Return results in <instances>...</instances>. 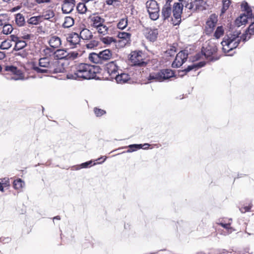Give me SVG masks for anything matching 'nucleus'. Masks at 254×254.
Masks as SVG:
<instances>
[{"label":"nucleus","instance_id":"1","mask_svg":"<svg viewBox=\"0 0 254 254\" xmlns=\"http://www.w3.org/2000/svg\"><path fill=\"white\" fill-rule=\"evenodd\" d=\"M240 32H235L224 38L221 43L224 52L228 53L236 48L242 39L244 41H246L250 39L251 35H254V21L249 26L248 32H246L242 37L240 36Z\"/></svg>","mask_w":254,"mask_h":254},{"label":"nucleus","instance_id":"2","mask_svg":"<svg viewBox=\"0 0 254 254\" xmlns=\"http://www.w3.org/2000/svg\"><path fill=\"white\" fill-rule=\"evenodd\" d=\"M96 75L94 67L88 64L80 63L73 67V71L69 72L66 77L69 79L82 80L94 78Z\"/></svg>","mask_w":254,"mask_h":254},{"label":"nucleus","instance_id":"3","mask_svg":"<svg viewBox=\"0 0 254 254\" xmlns=\"http://www.w3.org/2000/svg\"><path fill=\"white\" fill-rule=\"evenodd\" d=\"M174 75V72L169 69H162L158 72L151 73L147 79L150 82H163L168 79Z\"/></svg>","mask_w":254,"mask_h":254},{"label":"nucleus","instance_id":"4","mask_svg":"<svg viewBox=\"0 0 254 254\" xmlns=\"http://www.w3.org/2000/svg\"><path fill=\"white\" fill-rule=\"evenodd\" d=\"M217 51V48L214 43L209 42L207 46L204 48L203 47V50L201 53H198L195 56V60H199L202 58V57L204 56L205 58L209 61H215L218 58H215L214 55Z\"/></svg>","mask_w":254,"mask_h":254},{"label":"nucleus","instance_id":"5","mask_svg":"<svg viewBox=\"0 0 254 254\" xmlns=\"http://www.w3.org/2000/svg\"><path fill=\"white\" fill-rule=\"evenodd\" d=\"M112 54L110 50L106 49L97 54L92 53L89 54L88 59L91 62L97 64H102L110 60Z\"/></svg>","mask_w":254,"mask_h":254},{"label":"nucleus","instance_id":"6","mask_svg":"<svg viewBox=\"0 0 254 254\" xmlns=\"http://www.w3.org/2000/svg\"><path fill=\"white\" fill-rule=\"evenodd\" d=\"M146 6L151 19L153 20H157L159 16V8L157 1L155 0L147 1Z\"/></svg>","mask_w":254,"mask_h":254},{"label":"nucleus","instance_id":"7","mask_svg":"<svg viewBox=\"0 0 254 254\" xmlns=\"http://www.w3.org/2000/svg\"><path fill=\"white\" fill-rule=\"evenodd\" d=\"M173 6L172 12L173 16L176 22L174 23V24L176 25L181 22V14L182 13L183 7L180 2H174L172 7Z\"/></svg>","mask_w":254,"mask_h":254},{"label":"nucleus","instance_id":"8","mask_svg":"<svg viewBox=\"0 0 254 254\" xmlns=\"http://www.w3.org/2000/svg\"><path fill=\"white\" fill-rule=\"evenodd\" d=\"M188 53L185 51H181L179 52L176 57L172 66L174 68H178L181 66L185 62L188 58Z\"/></svg>","mask_w":254,"mask_h":254},{"label":"nucleus","instance_id":"9","mask_svg":"<svg viewBox=\"0 0 254 254\" xmlns=\"http://www.w3.org/2000/svg\"><path fill=\"white\" fill-rule=\"evenodd\" d=\"M130 61L134 65L141 66L145 65V63L143 61L142 53L140 51L132 52L130 54Z\"/></svg>","mask_w":254,"mask_h":254},{"label":"nucleus","instance_id":"10","mask_svg":"<svg viewBox=\"0 0 254 254\" xmlns=\"http://www.w3.org/2000/svg\"><path fill=\"white\" fill-rule=\"evenodd\" d=\"M5 70L10 72L14 75L10 79L14 80H23L24 75L22 72L16 67L13 65H7L5 67Z\"/></svg>","mask_w":254,"mask_h":254},{"label":"nucleus","instance_id":"11","mask_svg":"<svg viewBox=\"0 0 254 254\" xmlns=\"http://www.w3.org/2000/svg\"><path fill=\"white\" fill-rule=\"evenodd\" d=\"M67 41L71 48H74L79 45L80 38L79 35L75 32L71 33L66 38Z\"/></svg>","mask_w":254,"mask_h":254},{"label":"nucleus","instance_id":"12","mask_svg":"<svg viewBox=\"0 0 254 254\" xmlns=\"http://www.w3.org/2000/svg\"><path fill=\"white\" fill-rule=\"evenodd\" d=\"M49 73H57L63 72L64 71V67L63 64H61L57 60L51 61L49 69H48Z\"/></svg>","mask_w":254,"mask_h":254},{"label":"nucleus","instance_id":"13","mask_svg":"<svg viewBox=\"0 0 254 254\" xmlns=\"http://www.w3.org/2000/svg\"><path fill=\"white\" fill-rule=\"evenodd\" d=\"M75 0H63L62 10L64 14L70 13L75 6Z\"/></svg>","mask_w":254,"mask_h":254},{"label":"nucleus","instance_id":"14","mask_svg":"<svg viewBox=\"0 0 254 254\" xmlns=\"http://www.w3.org/2000/svg\"><path fill=\"white\" fill-rule=\"evenodd\" d=\"M107 71L111 79H114L116 75L118 74L119 67L116 62H112L107 64Z\"/></svg>","mask_w":254,"mask_h":254},{"label":"nucleus","instance_id":"15","mask_svg":"<svg viewBox=\"0 0 254 254\" xmlns=\"http://www.w3.org/2000/svg\"><path fill=\"white\" fill-rule=\"evenodd\" d=\"M173 0H167L162 9V16L164 20L169 18L172 12V4Z\"/></svg>","mask_w":254,"mask_h":254},{"label":"nucleus","instance_id":"16","mask_svg":"<svg viewBox=\"0 0 254 254\" xmlns=\"http://www.w3.org/2000/svg\"><path fill=\"white\" fill-rule=\"evenodd\" d=\"M145 37L150 41H154L156 40L158 35L157 29L146 28L144 32Z\"/></svg>","mask_w":254,"mask_h":254},{"label":"nucleus","instance_id":"17","mask_svg":"<svg viewBox=\"0 0 254 254\" xmlns=\"http://www.w3.org/2000/svg\"><path fill=\"white\" fill-rule=\"evenodd\" d=\"M89 19L91 22L92 26L95 28L105 22V19L103 18L96 14L90 15Z\"/></svg>","mask_w":254,"mask_h":254},{"label":"nucleus","instance_id":"18","mask_svg":"<svg viewBox=\"0 0 254 254\" xmlns=\"http://www.w3.org/2000/svg\"><path fill=\"white\" fill-rule=\"evenodd\" d=\"M130 34L127 32H120L118 34V37L120 39V43H122V46H125L130 41Z\"/></svg>","mask_w":254,"mask_h":254},{"label":"nucleus","instance_id":"19","mask_svg":"<svg viewBox=\"0 0 254 254\" xmlns=\"http://www.w3.org/2000/svg\"><path fill=\"white\" fill-rule=\"evenodd\" d=\"M206 4V2L205 0H195L193 2V11H202L205 9Z\"/></svg>","mask_w":254,"mask_h":254},{"label":"nucleus","instance_id":"20","mask_svg":"<svg viewBox=\"0 0 254 254\" xmlns=\"http://www.w3.org/2000/svg\"><path fill=\"white\" fill-rule=\"evenodd\" d=\"M114 79H116L118 83L123 84L127 82L130 79V77L127 74L124 73L120 74L118 72Z\"/></svg>","mask_w":254,"mask_h":254},{"label":"nucleus","instance_id":"21","mask_svg":"<svg viewBox=\"0 0 254 254\" xmlns=\"http://www.w3.org/2000/svg\"><path fill=\"white\" fill-rule=\"evenodd\" d=\"M50 46L53 48H58L61 45L62 41L61 39L56 36L51 37L49 40Z\"/></svg>","mask_w":254,"mask_h":254},{"label":"nucleus","instance_id":"22","mask_svg":"<svg viewBox=\"0 0 254 254\" xmlns=\"http://www.w3.org/2000/svg\"><path fill=\"white\" fill-rule=\"evenodd\" d=\"M217 22V16L214 14H211L206 21V28L212 30L215 26Z\"/></svg>","mask_w":254,"mask_h":254},{"label":"nucleus","instance_id":"23","mask_svg":"<svg viewBox=\"0 0 254 254\" xmlns=\"http://www.w3.org/2000/svg\"><path fill=\"white\" fill-rule=\"evenodd\" d=\"M241 8L243 11H245V15L248 17L252 19L253 12L251 8L249 6L248 3L246 2H243L241 4Z\"/></svg>","mask_w":254,"mask_h":254},{"label":"nucleus","instance_id":"24","mask_svg":"<svg viewBox=\"0 0 254 254\" xmlns=\"http://www.w3.org/2000/svg\"><path fill=\"white\" fill-rule=\"evenodd\" d=\"M249 19L250 18L245 15V13H243L236 19L235 21V25L238 27L245 25L247 23Z\"/></svg>","mask_w":254,"mask_h":254},{"label":"nucleus","instance_id":"25","mask_svg":"<svg viewBox=\"0 0 254 254\" xmlns=\"http://www.w3.org/2000/svg\"><path fill=\"white\" fill-rule=\"evenodd\" d=\"M79 35L80 38L86 40L91 39L93 37L91 32L86 28L82 29Z\"/></svg>","mask_w":254,"mask_h":254},{"label":"nucleus","instance_id":"26","mask_svg":"<svg viewBox=\"0 0 254 254\" xmlns=\"http://www.w3.org/2000/svg\"><path fill=\"white\" fill-rule=\"evenodd\" d=\"M205 64V62H200L197 64H193L191 65H189L186 69H184V71L188 72L191 70H196L198 68L203 66Z\"/></svg>","mask_w":254,"mask_h":254},{"label":"nucleus","instance_id":"27","mask_svg":"<svg viewBox=\"0 0 254 254\" xmlns=\"http://www.w3.org/2000/svg\"><path fill=\"white\" fill-rule=\"evenodd\" d=\"M51 61L47 58H41L39 61V66L46 69H49Z\"/></svg>","mask_w":254,"mask_h":254},{"label":"nucleus","instance_id":"28","mask_svg":"<svg viewBox=\"0 0 254 254\" xmlns=\"http://www.w3.org/2000/svg\"><path fill=\"white\" fill-rule=\"evenodd\" d=\"M180 3L182 5V7L184 6L188 8L190 10L193 11V2L192 0H179Z\"/></svg>","mask_w":254,"mask_h":254},{"label":"nucleus","instance_id":"29","mask_svg":"<svg viewBox=\"0 0 254 254\" xmlns=\"http://www.w3.org/2000/svg\"><path fill=\"white\" fill-rule=\"evenodd\" d=\"M15 21L18 26H22L25 24V19L21 13H17L15 15Z\"/></svg>","mask_w":254,"mask_h":254},{"label":"nucleus","instance_id":"30","mask_svg":"<svg viewBox=\"0 0 254 254\" xmlns=\"http://www.w3.org/2000/svg\"><path fill=\"white\" fill-rule=\"evenodd\" d=\"M74 19L70 16H66L64 18V22L63 24V26L64 28H69L74 24Z\"/></svg>","mask_w":254,"mask_h":254},{"label":"nucleus","instance_id":"31","mask_svg":"<svg viewBox=\"0 0 254 254\" xmlns=\"http://www.w3.org/2000/svg\"><path fill=\"white\" fill-rule=\"evenodd\" d=\"M101 41L105 44L107 45H115L116 40L112 37H105L101 39Z\"/></svg>","mask_w":254,"mask_h":254},{"label":"nucleus","instance_id":"32","mask_svg":"<svg viewBox=\"0 0 254 254\" xmlns=\"http://www.w3.org/2000/svg\"><path fill=\"white\" fill-rule=\"evenodd\" d=\"M76 9L79 14H85L87 11V8L85 3L83 2H80L77 4L76 6Z\"/></svg>","mask_w":254,"mask_h":254},{"label":"nucleus","instance_id":"33","mask_svg":"<svg viewBox=\"0 0 254 254\" xmlns=\"http://www.w3.org/2000/svg\"><path fill=\"white\" fill-rule=\"evenodd\" d=\"M27 45L25 41L19 39L16 43H15V47L14 48V50L18 51L21 50L25 48Z\"/></svg>","mask_w":254,"mask_h":254},{"label":"nucleus","instance_id":"34","mask_svg":"<svg viewBox=\"0 0 254 254\" xmlns=\"http://www.w3.org/2000/svg\"><path fill=\"white\" fill-rule=\"evenodd\" d=\"M98 32L104 35L108 34V27L103 23L96 28Z\"/></svg>","mask_w":254,"mask_h":254},{"label":"nucleus","instance_id":"35","mask_svg":"<svg viewBox=\"0 0 254 254\" xmlns=\"http://www.w3.org/2000/svg\"><path fill=\"white\" fill-rule=\"evenodd\" d=\"M9 17L7 14H0V26H3L6 23H8Z\"/></svg>","mask_w":254,"mask_h":254},{"label":"nucleus","instance_id":"36","mask_svg":"<svg viewBox=\"0 0 254 254\" xmlns=\"http://www.w3.org/2000/svg\"><path fill=\"white\" fill-rule=\"evenodd\" d=\"M3 26L2 33L5 35H8L12 31L13 27L11 24L8 23L4 25Z\"/></svg>","mask_w":254,"mask_h":254},{"label":"nucleus","instance_id":"37","mask_svg":"<svg viewBox=\"0 0 254 254\" xmlns=\"http://www.w3.org/2000/svg\"><path fill=\"white\" fill-rule=\"evenodd\" d=\"M55 16V13L52 10H47L44 11L43 13L42 17L45 19L49 20L50 18H53Z\"/></svg>","mask_w":254,"mask_h":254},{"label":"nucleus","instance_id":"38","mask_svg":"<svg viewBox=\"0 0 254 254\" xmlns=\"http://www.w3.org/2000/svg\"><path fill=\"white\" fill-rule=\"evenodd\" d=\"M127 25V18H124L121 19L118 22L117 27L119 29H124Z\"/></svg>","mask_w":254,"mask_h":254},{"label":"nucleus","instance_id":"39","mask_svg":"<svg viewBox=\"0 0 254 254\" xmlns=\"http://www.w3.org/2000/svg\"><path fill=\"white\" fill-rule=\"evenodd\" d=\"M43 67H41L40 66H38L36 65H33V67H32V68L37 73H49V70L48 69H46L45 68H42Z\"/></svg>","mask_w":254,"mask_h":254},{"label":"nucleus","instance_id":"40","mask_svg":"<svg viewBox=\"0 0 254 254\" xmlns=\"http://www.w3.org/2000/svg\"><path fill=\"white\" fill-rule=\"evenodd\" d=\"M41 19L40 16H33L27 20V23L31 25H37L39 24Z\"/></svg>","mask_w":254,"mask_h":254},{"label":"nucleus","instance_id":"41","mask_svg":"<svg viewBox=\"0 0 254 254\" xmlns=\"http://www.w3.org/2000/svg\"><path fill=\"white\" fill-rule=\"evenodd\" d=\"M57 56L61 59L66 58L67 59V53L66 51L62 49L57 50L56 52Z\"/></svg>","mask_w":254,"mask_h":254},{"label":"nucleus","instance_id":"42","mask_svg":"<svg viewBox=\"0 0 254 254\" xmlns=\"http://www.w3.org/2000/svg\"><path fill=\"white\" fill-rule=\"evenodd\" d=\"M11 46L12 44H11L10 41L5 40L1 43L0 48L2 50H8L11 47Z\"/></svg>","mask_w":254,"mask_h":254},{"label":"nucleus","instance_id":"43","mask_svg":"<svg viewBox=\"0 0 254 254\" xmlns=\"http://www.w3.org/2000/svg\"><path fill=\"white\" fill-rule=\"evenodd\" d=\"M79 56V53L76 51H72L67 53V60H74Z\"/></svg>","mask_w":254,"mask_h":254},{"label":"nucleus","instance_id":"44","mask_svg":"<svg viewBox=\"0 0 254 254\" xmlns=\"http://www.w3.org/2000/svg\"><path fill=\"white\" fill-rule=\"evenodd\" d=\"M224 34V29L222 26H219L217 28L214 33V36L217 38H219Z\"/></svg>","mask_w":254,"mask_h":254},{"label":"nucleus","instance_id":"45","mask_svg":"<svg viewBox=\"0 0 254 254\" xmlns=\"http://www.w3.org/2000/svg\"><path fill=\"white\" fill-rule=\"evenodd\" d=\"M130 149L127 151V152H131L142 148V144H131L128 146Z\"/></svg>","mask_w":254,"mask_h":254},{"label":"nucleus","instance_id":"46","mask_svg":"<svg viewBox=\"0 0 254 254\" xmlns=\"http://www.w3.org/2000/svg\"><path fill=\"white\" fill-rule=\"evenodd\" d=\"M24 183L21 179L15 180L13 182V186L15 189H20L22 188Z\"/></svg>","mask_w":254,"mask_h":254},{"label":"nucleus","instance_id":"47","mask_svg":"<svg viewBox=\"0 0 254 254\" xmlns=\"http://www.w3.org/2000/svg\"><path fill=\"white\" fill-rule=\"evenodd\" d=\"M231 0H223V8L222 9V12L224 13L229 8Z\"/></svg>","mask_w":254,"mask_h":254},{"label":"nucleus","instance_id":"48","mask_svg":"<svg viewBox=\"0 0 254 254\" xmlns=\"http://www.w3.org/2000/svg\"><path fill=\"white\" fill-rule=\"evenodd\" d=\"M176 48L174 46H171L169 49H168L166 52V55L169 56H173L176 53Z\"/></svg>","mask_w":254,"mask_h":254},{"label":"nucleus","instance_id":"49","mask_svg":"<svg viewBox=\"0 0 254 254\" xmlns=\"http://www.w3.org/2000/svg\"><path fill=\"white\" fill-rule=\"evenodd\" d=\"M94 112L97 117H100L106 114L105 111L97 108H94Z\"/></svg>","mask_w":254,"mask_h":254},{"label":"nucleus","instance_id":"50","mask_svg":"<svg viewBox=\"0 0 254 254\" xmlns=\"http://www.w3.org/2000/svg\"><path fill=\"white\" fill-rule=\"evenodd\" d=\"M0 180V183L2 185V186L4 185V186L5 187L9 186V181L8 178H5L3 179H1Z\"/></svg>","mask_w":254,"mask_h":254},{"label":"nucleus","instance_id":"51","mask_svg":"<svg viewBox=\"0 0 254 254\" xmlns=\"http://www.w3.org/2000/svg\"><path fill=\"white\" fill-rule=\"evenodd\" d=\"M97 45V43L95 41H94L93 42H91L88 44H87L86 45V46L87 48H88V49H92V48H94L95 47H96Z\"/></svg>","mask_w":254,"mask_h":254},{"label":"nucleus","instance_id":"52","mask_svg":"<svg viewBox=\"0 0 254 254\" xmlns=\"http://www.w3.org/2000/svg\"><path fill=\"white\" fill-rule=\"evenodd\" d=\"M251 207L252 205L243 207L240 208V210L241 211L242 213H245L247 211H249L251 208Z\"/></svg>","mask_w":254,"mask_h":254},{"label":"nucleus","instance_id":"53","mask_svg":"<svg viewBox=\"0 0 254 254\" xmlns=\"http://www.w3.org/2000/svg\"><path fill=\"white\" fill-rule=\"evenodd\" d=\"M92 162L91 161H88L83 163H82L80 165V168H87L89 166V165H91L92 164Z\"/></svg>","mask_w":254,"mask_h":254},{"label":"nucleus","instance_id":"54","mask_svg":"<svg viewBox=\"0 0 254 254\" xmlns=\"http://www.w3.org/2000/svg\"><path fill=\"white\" fill-rule=\"evenodd\" d=\"M219 224L226 229H229L231 228L230 223L225 224L223 223H220Z\"/></svg>","mask_w":254,"mask_h":254},{"label":"nucleus","instance_id":"55","mask_svg":"<svg viewBox=\"0 0 254 254\" xmlns=\"http://www.w3.org/2000/svg\"><path fill=\"white\" fill-rule=\"evenodd\" d=\"M106 3L108 5H114L116 3L118 2L117 0H106Z\"/></svg>","mask_w":254,"mask_h":254},{"label":"nucleus","instance_id":"56","mask_svg":"<svg viewBox=\"0 0 254 254\" xmlns=\"http://www.w3.org/2000/svg\"><path fill=\"white\" fill-rule=\"evenodd\" d=\"M11 41H13L16 43V42L20 39L19 37L12 35L10 36Z\"/></svg>","mask_w":254,"mask_h":254},{"label":"nucleus","instance_id":"57","mask_svg":"<svg viewBox=\"0 0 254 254\" xmlns=\"http://www.w3.org/2000/svg\"><path fill=\"white\" fill-rule=\"evenodd\" d=\"M37 3L40 4L43 3H49L51 0H36Z\"/></svg>","mask_w":254,"mask_h":254},{"label":"nucleus","instance_id":"58","mask_svg":"<svg viewBox=\"0 0 254 254\" xmlns=\"http://www.w3.org/2000/svg\"><path fill=\"white\" fill-rule=\"evenodd\" d=\"M5 57L4 53L0 51V60H3Z\"/></svg>","mask_w":254,"mask_h":254},{"label":"nucleus","instance_id":"59","mask_svg":"<svg viewBox=\"0 0 254 254\" xmlns=\"http://www.w3.org/2000/svg\"><path fill=\"white\" fill-rule=\"evenodd\" d=\"M150 145L148 143H144V144L142 145V148H143V149H147L149 147Z\"/></svg>","mask_w":254,"mask_h":254},{"label":"nucleus","instance_id":"60","mask_svg":"<svg viewBox=\"0 0 254 254\" xmlns=\"http://www.w3.org/2000/svg\"><path fill=\"white\" fill-rule=\"evenodd\" d=\"M23 38L24 39H29L30 38V35L28 34L24 35Z\"/></svg>","mask_w":254,"mask_h":254},{"label":"nucleus","instance_id":"61","mask_svg":"<svg viewBox=\"0 0 254 254\" xmlns=\"http://www.w3.org/2000/svg\"><path fill=\"white\" fill-rule=\"evenodd\" d=\"M103 158H104V159H103V160L102 161V162H104L106 159V157H101V158H99L98 159H97L96 161L100 160V159H102Z\"/></svg>","mask_w":254,"mask_h":254},{"label":"nucleus","instance_id":"62","mask_svg":"<svg viewBox=\"0 0 254 254\" xmlns=\"http://www.w3.org/2000/svg\"><path fill=\"white\" fill-rule=\"evenodd\" d=\"M61 218L59 216H57L55 217H54L53 219H57V220H60Z\"/></svg>","mask_w":254,"mask_h":254},{"label":"nucleus","instance_id":"63","mask_svg":"<svg viewBox=\"0 0 254 254\" xmlns=\"http://www.w3.org/2000/svg\"><path fill=\"white\" fill-rule=\"evenodd\" d=\"M4 2H9L10 0H2Z\"/></svg>","mask_w":254,"mask_h":254},{"label":"nucleus","instance_id":"64","mask_svg":"<svg viewBox=\"0 0 254 254\" xmlns=\"http://www.w3.org/2000/svg\"><path fill=\"white\" fill-rule=\"evenodd\" d=\"M1 69H2V67H1V66L0 65V71H1Z\"/></svg>","mask_w":254,"mask_h":254}]
</instances>
